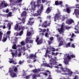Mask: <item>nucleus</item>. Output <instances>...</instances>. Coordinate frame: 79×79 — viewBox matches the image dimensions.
Segmentation results:
<instances>
[{
  "instance_id": "nucleus-31",
  "label": "nucleus",
  "mask_w": 79,
  "mask_h": 79,
  "mask_svg": "<svg viewBox=\"0 0 79 79\" xmlns=\"http://www.w3.org/2000/svg\"><path fill=\"white\" fill-rule=\"evenodd\" d=\"M69 36H71V38L72 39H73V38L74 37H76V35H75L74 33H72V35L71 34V33H70Z\"/></svg>"
},
{
  "instance_id": "nucleus-6",
  "label": "nucleus",
  "mask_w": 79,
  "mask_h": 79,
  "mask_svg": "<svg viewBox=\"0 0 79 79\" xmlns=\"http://www.w3.org/2000/svg\"><path fill=\"white\" fill-rule=\"evenodd\" d=\"M8 72L10 73V76L11 77L14 78L17 77V75H16V74L13 72V71L11 70V68H9Z\"/></svg>"
},
{
  "instance_id": "nucleus-2",
  "label": "nucleus",
  "mask_w": 79,
  "mask_h": 79,
  "mask_svg": "<svg viewBox=\"0 0 79 79\" xmlns=\"http://www.w3.org/2000/svg\"><path fill=\"white\" fill-rule=\"evenodd\" d=\"M58 59L55 56L54 58L51 59L49 60V64L51 65H57L59 64V63L57 62Z\"/></svg>"
},
{
  "instance_id": "nucleus-35",
  "label": "nucleus",
  "mask_w": 79,
  "mask_h": 79,
  "mask_svg": "<svg viewBox=\"0 0 79 79\" xmlns=\"http://www.w3.org/2000/svg\"><path fill=\"white\" fill-rule=\"evenodd\" d=\"M39 29L40 30V32H45V31H46V29H44L43 30L41 28H39Z\"/></svg>"
},
{
  "instance_id": "nucleus-17",
  "label": "nucleus",
  "mask_w": 79,
  "mask_h": 79,
  "mask_svg": "<svg viewBox=\"0 0 79 79\" xmlns=\"http://www.w3.org/2000/svg\"><path fill=\"white\" fill-rule=\"evenodd\" d=\"M35 2H31V5H32V4H33L31 7L32 10H35V8H36V6H35Z\"/></svg>"
},
{
  "instance_id": "nucleus-1",
  "label": "nucleus",
  "mask_w": 79,
  "mask_h": 79,
  "mask_svg": "<svg viewBox=\"0 0 79 79\" xmlns=\"http://www.w3.org/2000/svg\"><path fill=\"white\" fill-rule=\"evenodd\" d=\"M57 40H58L59 42H60L58 45L59 47L62 46V45H64L63 47L64 48H68L71 46V43H69L67 44H66L65 41L62 37L57 38Z\"/></svg>"
},
{
  "instance_id": "nucleus-51",
  "label": "nucleus",
  "mask_w": 79,
  "mask_h": 79,
  "mask_svg": "<svg viewBox=\"0 0 79 79\" xmlns=\"http://www.w3.org/2000/svg\"><path fill=\"white\" fill-rule=\"evenodd\" d=\"M62 4H63V2L61 1H59V5H61Z\"/></svg>"
},
{
  "instance_id": "nucleus-64",
  "label": "nucleus",
  "mask_w": 79,
  "mask_h": 79,
  "mask_svg": "<svg viewBox=\"0 0 79 79\" xmlns=\"http://www.w3.org/2000/svg\"><path fill=\"white\" fill-rule=\"evenodd\" d=\"M22 50V48L21 47V48H19L18 49V51H21Z\"/></svg>"
},
{
  "instance_id": "nucleus-33",
  "label": "nucleus",
  "mask_w": 79,
  "mask_h": 79,
  "mask_svg": "<svg viewBox=\"0 0 79 79\" xmlns=\"http://www.w3.org/2000/svg\"><path fill=\"white\" fill-rule=\"evenodd\" d=\"M7 17H10L12 16V13L10 12L8 14L6 15Z\"/></svg>"
},
{
  "instance_id": "nucleus-58",
  "label": "nucleus",
  "mask_w": 79,
  "mask_h": 79,
  "mask_svg": "<svg viewBox=\"0 0 79 79\" xmlns=\"http://www.w3.org/2000/svg\"><path fill=\"white\" fill-rule=\"evenodd\" d=\"M10 0V3H15V2L13 1V0Z\"/></svg>"
},
{
  "instance_id": "nucleus-28",
  "label": "nucleus",
  "mask_w": 79,
  "mask_h": 79,
  "mask_svg": "<svg viewBox=\"0 0 79 79\" xmlns=\"http://www.w3.org/2000/svg\"><path fill=\"white\" fill-rule=\"evenodd\" d=\"M66 11L68 13H70V12H71V9L69 7H67L66 8Z\"/></svg>"
},
{
  "instance_id": "nucleus-38",
  "label": "nucleus",
  "mask_w": 79,
  "mask_h": 79,
  "mask_svg": "<svg viewBox=\"0 0 79 79\" xmlns=\"http://www.w3.org/2000/svg\"><path fill=\"white\" fill-rule=\"evenodd\" d=\"M18 40V37H14L12 39V40H15V41H16V40Z\"/></svg>"
},
{
  "instance_id": "nucleus-4",
  "label": "nucleus",
  "mask_w": 79,
  "mask_h": 79,
  "mask_svg": "<svg viewBox=\"0 0 79 79\" xmlns=\"http://www.w3.org/2000/svg\"><path fill=\"white\" fill-rule=\"evenodd\" d=\"M31 34H32V33H31V32H30V31L28 32H27V37L29 36V37H30L26 38V40H25L26 43V44H27V43L32 44V43H33V42H34V41H33V40H29V39H31Z\"/></svg>"
},
{
  "instance_id": "nucleus-25",
  "label": "nucleus",
  "mask_w": 79,
  "mask_h": 79,
  "mask_svg": "<svg viewBox=\"0 0 79 79\" xmlns=\"http://www.w3.org/2000/svg\"><path fill=\"white\" fill-rule=\"evenodd\" d=\"M36 77H40V76L39 74L38 75L33 74V79H36Z\"/></svg>"
},
{
  "instance_id": "nucleus-56",
  "label": "nucleus",
  "mask_w": 79,
  "mask_h": 79,
  "mask_svg": "<svg viewBox=\"0 0 79 79\" xmlns=\"http://www.w3.org/2000/svg\"><path fill=\"white\" fill-rule=\"evenodd\" d=\"M43 74H44V76H47V73L46 72H45L44 73H43Z\"/></svg>"
},
{
  "instance_id": "nucleus-10",
  "label": "nucleus",
  "mask_w": 79,
  "mask_h": 79,
  "mask_svg": "<svg viewBox=\"0 0 79 79\" xmlns=\"http://www.w3.org/2000/svg\"><path fill=\"white\" fill-rule=\"evenodd\" d=\"M60 69L61 70H62V71L64 73H68V72H69L70 71V69H68L67 68H63V67H61Z\"/></svg>"
},
{
  "instance_id": "nucleus-36",
  "label": "nucleus",
  "mask_w": 79,
  "mask_h": 79,
  "mask_svg": "<svg viewBox=\"0 0 79 79\" xmlns=\"http://www.w3.org/2000/svg\"><path fill=\"white\" fill-rule=\"evenodd\" d=\"M12 48L13 49H14L15 50H16V44H14Z\"/></svg>"
},
{
  "instance_id": "nucleus-18",
  "label": "nucleus",
  "mask_w": 79,
  "mask_h": 79,
  "mask_svg": "<svg viewBox=\"0 0 79 79\" xmlns=\"http://www.w3.org/2000/svg\"><path fill=\"white\" fill-rule=\"evenodd\" d=\"M79 27H78V25H77L75 27V28H74V29L76 30L74 32L75 34H79V31H77L79 29Z\"/></svg>"
},
{
  "instance_id": "nucleus-44",
  "label": "nucleus",
  "mask_w": 79,
  "mask_h": 79,
  "mask_svg": "<svg viewBox=\"0 0 79 79\" xmlns=\"http://www.w3.org/2000/svg\"><path fill=\"white\" fill-rule=\"evenodd\" d=\"M45 36L46 37H49V36H48V34L47 32L45 33Z\"/></svg>"
},
{
  "instance_id": "nucleus-8",
  "label": "nucleus",
  "mask_w": 79,
  "mask_h": 79,
  "mask_svg": "<svg viewBox=\"0 0 79 79\" xmlns=\"http://www.w3.org/2000/svg\"><path fill=\"white\" fill-rule=\"evenodd\" d=\"M58 30L60 34H62V35H63V33H64V27L62 25L60 28H59L57 29V31Z\"/></svg>"
},
{
  "instance_id": "nucleus-55",
  "label": "nucleus",
  "mask_w": 79,
  "mask_h": 79,
  "mask_svg": "<svg viewBox=\"0 0 79 79\" xmlns=\"http://www.w3.org/2000/svg\"><path fill=\"white\" fill-rule=\"evenodd\" d=\"M48 44L49 45H51V44H52V41L48 40Z\"/></svg>"
},
{
  "instance_id": "nucleus-14",
  "label": "nucleus",
  "mask_w": 79,
  "mask_h": 79,
  "mask_svg": "<svg viewBox=\"0 0 79 79\" xmlns=\"http://www.w3.org/2000/svg\"><path fill=\"white\" fill-rule=\"evenodd\" d=\"M60 16L61 15L59 14H56L55 15V16L54 17V20L59 19L60 18Z\"/></svg>"
},
{
  "instance_id": "nucleus-63",
  "label": "nucleus",
  "mask_w": 79,
  "mask_h": 79,
  "mask_svg": "<svg viewBox=\"0 0 79 79\" xmlns=\"http://www.w3.org/2000/svg\"><path fill=\"white\" fill-rule=\"evenodd\" d=\"M40 35H42V36H44V33H40Z\"/></svg>"
},
{
  "instance_id": "nucleus-16",
  "label": "nucleus",
  "mask_w": 79,
  "mask_h": 79,
  "mask_svg": "<svg viewBox=\"0 0 79 79\" xmlns=\"http://www.w3.org/2000/svg\"><path fill=\"white\" fill-rule=\"evenodd\" d=\"M10 69H11L12 71H14V72H18V68L17 67H15V66H14L12 67V68H10Z\"/></svg>"
},
{
  "instance_id": "nucleus-7",
  "label": "nucleus",
  "mask_w": 79,
  "mask_h": 79,
  "mask_svg": "<svg viewBox=\"0 0 79 79\" xmlns=\"http://www.w3.org/2000/svg\"><path fill=\"white\" fill-rule=\"evenodd\" d=\"M21 23H17V24L16 25L15 27V30L16 31H20V30H21L22 29V30H23L24 28V27L23 26H20V27H19L18 26V24H20Z\"/></svg>"
},
{
  "instance_id": "nucleus-13",
  "label": "nucleus",
  "mask_w": 79,
  "mask_h": 79,
  "mask_svg": "<svg viewBox=\"0 0 79 79\" xmlns=\"http://www.w3.org/2000/svg\"><path fill=\"white\" fill-rule=\"evenodd\" d=\"M74 14L76 15L77 18H79V16H78L79 15V10L75 9L74 10V13H73V15H74Z\"/></svg>"
},
{
  "instance_id": "nucleus-27",
  "label": "nucleus",
  "mask_w": 79,
  "mask_h": 79,
  "mask_svg": "<svg viewBox=\"0 0 79 79\" xmlns=\"http://www.w3.org/2000/svg\"><path fill=\"white\" fill-rule=\"evenodd\" d=\"M73 20H70L68 21H66V24H72V23H73Z\"/></svg>"
},
{
  "instance_id": "nucleus-21",
  "label": "nucleus",
  "mask_w": 79,
  "mask_h": 79,
  "mask_svg": "<svg viewBox=\"0 0 79 79\" xmlns=\"http://www.w3.org/2000/svg\"><path fill=\"white\" fill-rule=\"evenodd\" d=\"M64 63H65V64H69V60H68L67 58H64Z\"/></svg>"
},
{
  "instance_id": "nucleus-5",
  "label": "nucleus",
  "mask_w": 79,
  "mask_h": 79,
  "mask_svg": "<svg viewBox=\"0 0 79 79\" xmlns=\"http://www.w3.org/2000/svg\"><path fill=\"white\" fill-rule=\"evenodd\" d=\"M15 52H12L11 53V54H12V55L13 57H21V56L22 54L21 52H19L18 54V52L17 51V50H16L15 51Z\"/></svg>"
},
{
  "instance_id": "nucleus-39",
  "label": "nucleus",
  "mask_w": 79,
  "mask_h": 79,
  "mask_svg": "<svg viewBox=\"0 0 79 79\" xmlns=\"http://www.w3.org/2000/svg\"><path fill=\"white\" fill-rule=\"evenodd\" d=\"M20 44L21 45H25V42L24 41H22L21 43Z\"/></svg>"
},
{
  "instance_id": "nucleus-29",
  "label": "nucleus",
  "mask_w": 79,
  "mask_h": 79,
  "mask_svg": "<svg viewBox=\"0 0 79 79\" xmlns=\"http://www.w3.org/2000/svg\"><path fill=\"white\" fill-rule=\"evenodd\" d=\"M26 16V11H23L21 15V16Z\"/></svg>"
},
{
  "instance_id": "nucleus-62",
  "label": "nucleus",
  "mask_w": 79,
  "mask_h": 79,
  "mask_svg": "<svg viewBox=\"0 0 79 79\" xmlns=\"http://www.w3.org/2000/svg\"><path fill=\"white\" fill-rule=\"evenodd\" d=\"M17 47H21V45H17Z\"/></svg>"
},
{
  "instance_id": "nucleus-48",
  "label": "nucleus",
  "mask_w": 79,
  "mask_h": 79,
  "mask_svg": "<svg viewBox=\"0 0 79 79\" xmlns=\"http://www.w3.org/2000/svg\"><path fill=\"white\" fill-rule=\"evenodd\" d=\"M0 27H3V29H5L6 28V27L5 26V25H4L3 26H2V25H1L0 26Z\"/></svg>"
},
{
  "instance_id": "nucleus-61",
  "label": "nucleus",
  "mask_w": 79,
  "mask_h": 79,
  "mask_svg": "<svg viewBox=\"0 0 79 79\" xmlns=\"http://www.w3.org/2000/svg\"><path fill=\"white\" fill-rule=\"evenodd\" d=\"M18 1V3H20V2H21L22 1H23V0H17Z\"/></svg>"
},
{
  "instance_id": "nucleus-26",
  "label": "nucleus",
  "mask_w": 79,
  "mask_h": 79,
  "mask_svg": "<svg viewBox=\"0 0 79 79\" xmlns=\"http://www.w3.org/2000/svg\"><path fill=\"white\" fill-rule=\"evenodd\" d=\"M34 24V22H32L31 20H29L27 23L28 25H31L32 26Z\"/></svg>"
},
{
  "instance_id": "nucleus-22",
  "label": "nucleus",
  "mask_w": 79,
  "mask_h": 79,
  "mask_svg": "<svg viewBox=\"0 0 79 79\" xmlns=\"http://www.w3.org/2000/svg\"><path fill=\"white\" fill-rule=\"evenodd\" d=\"M31 76V75H28V76L24 75H23L22 77H23V78H26V79H29L30 78V76Z\"/></svg>"
},
{
  "instance_id": "nucleus-15",
  "label": "nucleus",
  "mask_w": 79,
  "mask_h": 79,
  "mask_svg": "<svg viewBox=\"0 0 79 79\" xmlns=\"http://www.w3.org/2000/svg\"><path fill=\"white\" fill-rule=\"evenodd\" d=\"M52 7H48L46 11V13H47V14L50 13V12L52 11Z\"/></svg>"
},
{
  "instance_id": "nucleus-12",
  "label": "nucleus",
  "mask_w": 79,
  "mask_h": 79,
  "mask_svg": "<svg viewBox=\"0 0 79 79\" xmlns=\"http://www.w3.org/2000/svg\"><path fill=\"white\" fill-rule=\"evenodd\" d=\"M51 23H49L47 24V22L46 21H45L43 23V24L42 26V27H44L46 28L47 26H49L50 25Z\"/></svg>"
},
{
  "instance_id": "nucleus-40",
  "label": "nucleus",
  "mask_w": 79,
  "mask_h": 79,
  "mask_svg": "<svg viewBox=\"0 0 79 79\" xmlns=\"http://www.w3.org/2000/svg\"><path fill=\"white\" fill-rule=\"evenodd\" d=\"M23 31H21L19 34V36H21V35H23Z\"/></svg>"
},
{
  "instance_id": "nucleus-34",
  "label": "nucleus",
  "mask_w": 79,
  "mask_h": 79,
  "mask_svg": "<svg viewBox=\"0 0 79 79\" xmlns=\"http://www.w3.org/2000/svg\"><path fill=\"white\" fill-rule=\"evenodd\" d=\"M3 32H2L0 31V41L2 40V35H3Z\"/></svg>"
},
{
  "instance_id": "nucleus-24",
  "label": "nucleus",
  "mask_w": 79,
  "mask_h": 79,
  "mask_svg": "<svg viewBox=\"0 0 79 79\" xmlns=\"http://www.w3.org/2000/svg\"><path fill=\"white\" fill-rule=\"evenodd\" d=\"M13 23L12 22H11L10 23H9L7 24V27H8V30H10L11 29V25L13 24Z\"/></svg>"
},
{
  "instance_id": "nucleus-45",
  "label": "nucleus",
  "mask_w": 79,
  "mask_h": 79,
  "mask_svg": "<svg viewBox=\"0 0 79 79\" xmlns=\"http://www.w3.org/2000/svg\"><path fill=\"white\" fill-rule=\"evenodd\" d=\"M42 1V3H45V2H46L47 3V0H41Z\"/></svg>"
},
{
  "instance_id": "nucleus-53",
  "label": "nucleus",
  "mask_w": 79,
  "mask_h": 79,
  "mask_svg": "<svg viewBox=\"0 0 79 79\" xmlns=\"http://www.w3.org/2000/svg\"><path fill=\"white\" fill-rule=\"evenodd\" d=\"M14 35H16V36H18V35H19V34L18 33H15L14 34Z\"/></svg>"
},
{
  "instance_id": "nucleus-19",
  "label": "nucleus",
  "mask_w": 79,
  "mask_h": 79,
  "mask_svg": "<svg viewBox=\"0 0 79 79\" xmlns=\"http://www.w3.org/2000/svg\"><path fill=\"white\" fill-rule=\"evenodd\" d=\"M42 66H45V67H49L50 68H53V66H50V65L48 64L47 63H43Z\"/></svg>"
},
{
  "instance_id": "nucleus-37",
  "label": "nucleus",
  "mask_w": 79,
  "mask_h": 79,
  "mask_svg": "<svg viewBox=\"0 0 79 79\" xmlns=\"http://www.w3.org/2000/svg\"><path fill=\"white\" fill-rule=\"evenodd\" d=\"M47 19H48V20L52 19L54 18L53 17L51 18V16H47Z\"/></svg>"
},
{
  "instance_id": "nucleus-20",
  "label": "nucleus",
  "mask_w": 79,
  "mask_h": 79,
  "mask_svg": "<svg viewBox=\"0 0 79 79\" xmlns=\"http://www.w3.org/2000/svg\"><path fill=\"white\" fill-rule=\"evenodd\" d=\"M10 34H11V31H7L6 35V37L9 39H10Z\"/></svg>"
},
{
  "instance_id": "nucleus-52",
  "label": "nucleus",
  "mask_w": 79,
  "mask_h": 79,
  "mask_svg": "<svg viewBox=\"0 0 79 79\" xmlns=\"http://www.w3.org/2000/svg\"><path fill=\"white\" fill-rule=\"evenodd\" d=\"M67 58L69 59V60H71V57L69 55L67 56Z\"/></svg>"
},
{
  "instance_id": "nucleus-60",
  "label": "nucleus",
  "mask_w": 79,
  "mask_h": 79,
  "mask_svg": "<svg viewBox=\"0 0 79 79\" xmlns=\"http://www.w3.org/2000/svg\"><path fill=\"white\" fill-rule=\"evenodd\" d=\"M50 52H49V51H48V49H47V51L46 52V53H49Z\"/></svg>"
},
{
  "instance_id": "nucleus-23",
  "label": "nucleus",
  "mask_w": 79,
  "mask_h": 79,
  "mask_svg": "<svg viewBox=\"0 0 79 79\" xmlns=\"http://www.w3.org/2000/svg\"><path fill=\"white\" fill-rule=\"evenodd\" d=\"M9 60H10L9 61L10 63H12V64H16V63L15 62V60L13 59H11L9 58Z\"/></svg>"
},
{
  "instance_id": "nucleus-47",
  "label": "nucleus",
  "mask_w": 79,
  "mask_h": 79,
  "mask_svg": "<svg viewBox=\"0 0 79 79\" xmlns=\"http://www.w3.org/2000/svg\"><path fill=\"white\" fill-rule=\"evenodd\" d=\"M51 49L52 52H55V48L52 47Z\"/></svg>"
},
{
  "instance_id": "nucleus-30",
  "label": "nucleus",
  "mask_w": 79,
  "mask_h": 79,
  "mask_svg": "<svg viewBox=\"0 0 79 79\" xmlns=\"http://www.w3.org/2000/svg\"><path fill=\"white\" fill-rule=\"evenodd\" d=\"M7 40V37L6 36V37H4L2 40V42H6V40Z\"/></svg>"
},
{
  "instance_id": "nucleus-42",
  "label": "nucleus",
  "mask_w": 79,
  "mask_h": 79,
  "mask_svg": "<svg viewBox=\"0 0 79 79\" xmlns=\"http://www.w3.org/2000/svg\"><path fill=\"white\" fill-rule=\"evenodd\" d=\"M71 27H68L67 26H65V28L66 29H71Z\"/></svg>"
},
{
  "instance_id": "nucleus-46",
  "label": "nucleus",
  "mask_w": 79,
  "mask_h": 79,
  "mask_svg": "<svg viewBox=\"0 0 79 79\" xmlns=\"http://www.w3.org/2000/svg\"><path fill=\"white\" fill-rule=\"evenodd\" d=\"M22 50H23V52L26 51V48L25 47H22Z\"/></svg>"
},
{
  "instance_id": "nucleus-41",
  "label": "nucleus",
  "mask_w": 79,
  "mask_h": 79,
  "mask_svg": "<svg viewBox=\"0 0 79 79\" xmlns=\"http://www.w3.org/2000/svg\"><path fill=\"white\" fill-rule=\"evenodd\" d=\"M55 5H59V2L57 1H56L55 2Z\"/></svg>"
},
{
  "instance_id": "nucleus-59",
  "label": "nucleus",
  "mask_w": 79,
  "mask_h": 79,
  "mask_svg": "<svg viewBox=\"0 0 79 79\" xmlns=\"http://www.w3.org/2000/svg\"><path fill=\"white\" fill-rule=\"evenodd\" d=\"M50 39L51 41H52L53 40V37H52L50 38Z\"/></svg>"
},
{
  "instance_id": "nucleus-43",
  "label": "nucleus",
  "mask_w": 79,
  "mask_h": 79,
  "mask_svg": "<svg viewBox=\"0 0 79 79\" xmlns=\"http://www.w3.org/2000/svg\"><path fill=\"white\" fill-rule=\"evenodd\" d=\"M5 1H2V3L1 4V5L2 6H3L4 5V4H5Z\"/></svg>"
},
{
  "instance_id": "nucleus-57",
  "label": "nucleus",
  "mask_w": 79,
  "mask_h": 79,
  "mask_svg": "<svg viewBox=\"0 0 79 79\" xmlns=\"http://www.w3.org/2000/svg\"><path fill=\"white\" fill-rule=\"evenodd\" d=\"M71 47L73 48H75V46L74 44H72L71 45Z\"/></svg>"
},
{
  "instance_id": "nucleus-9",
  "label": "nucleus",
  "mask_w": 79,
  "mask_h": 79,
  "mask_svg": "<svg viewBox=\"0 0 79 79\" xmlns=\"http://www.w3.org/2000/svg\"><path fill=\"white\" fill-rule=\"evenodd\" d=\"M35 42L37 43V45H40V44H42V42H43V40L41 39L39 40V36H36Z\"/></svg>"
},
{
  "instance_id": "nucleus-11",
  "label": "nucleus",
  "mask_w": 79,
  "mask_h": 79,
  "mask_svg": "<svg viewBox=\"0 0 79 79\" xmlns=\"http://www.w3.org/2000/svg\"><path fill=\"white\" fill-rule=\"evenodd\" d=\"M26 56L27 59H28V58L30 59V58H35L37 57L36 54L34 55L33 54H31L29 56H28V54H27V55H26Z\"/></svg>"
},
{
  "instance_id": "nucleus-3",
  "label": "nucleus",
  "mask_w": 79,
  "mask_h": 79,
  "mask_svg": "<svg viewBox=\"0 0 79 79\" xmlns=\"http://www.w3.org/2000/svg\"><path fill=\"white\" fill-rule=\"evenodd\" d=\"M37 6H38V7H39V6H41L40 7V9H39L37 10V13H35L33 14V15L34 16H38V15H40V14L42 13V10H44V6H43V5L42 4H37Z\"/></svg>"
},
{
  "instance_id": "nucleus-32",
  "label": "nucleus",
  "mask_w": 79,
  "mask_h": 79,
  "mask_svg": "<svg viewBox=\"0 0 79 79\" xmlns=\"http://www.w3.org/2000/svg\"><path fill=\"white\" fill-rule=\"evenodd\" d=\"M34 73H39L40 71V69H35L33 70Z\"/></svg>"
},
{
  "instance_id": "nucleus-54",
  "label": "nucleus",
  "mask_w": 79,
  "mask_h": 79,
  "mask_svg": "<svg viewBox=\"0 0 79 79\" xmlns=\"http://www.w3.org/2000/svg\"><path fill=\"white\" fill-rule=\"evenodd\" d=\"M69 40L70 41H71V42H72V41H73V39H67V40Z\"/></svg>"
},
{
  "instance_id": "nucleus-50",
  "label": "nucleus",
  "mask_w": 79,
  "mask_h": 79,
  "mask_svg": "<svg viewBox=\"0 0 79 79\" xmlns=\"http://www.w3.org/2000/svg\"><path fill=\"white\" fill-rule=\"evenodd\" d=\"M71 58H75V56L74 54H72L70 56Z\"/></svg>"
},
{
  "instance_id": "nucleus-49",
  "label": "nucleus",
  "mask_w": 79,
  "mask_h": 79,
  "mask_svg": "<svg viewBox=\"0 0 79 79\" xmlns=\"http://www.w3.org/2000/svg\"><path fill=\"white\" fill-rule=\"evenodd\" d=\"M8 6V4L6 3H5L4 4V6H5V7H6Z\"/></svg>"
}]
</instances>
